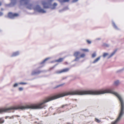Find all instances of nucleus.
<instances>
[{
    "instance_id": "nucleus-6",
    "label": "nucleus",
    "mask_w": 124,
    "mask_h": 124,
    "mask_svg": "<svg viewBox=\"0 0 124 124\" xmlns=\"http://www.w3.org/2000/svg\"><path fill=\"white\" fill-rule=\"evenodd\" d=\"M29 1V0H21L20 3L22 5H24L28 4Z\"/></svg>"
},
{
    "instance_id": "nucleus-18",
    "label": "nucleus",
    "mask_w": 124,
    "mask_h": 124,
    "mask_svg": "<svg viewBox=\"0 0 124 124\" xmlns=\"http://www.w3.org/2000/svg\"><path fill=\"white\" fill-rule=\"evenodd\" d=\"M4 122V120L3 118H0V124H2Z\"/></svg>"
},
{
    "instance_id": "nucleus-19",
    "label": "nucleus",
    "mask_w": 124,
    "mask_h": 124,
    "mask_svg": "<svg viewBox=\"0 0 124 124\" xmlns=\"http://www.w3.org/2000/svg\"><path fill=\"white\" fill-rule=\"evenodd\" d=\"M102 46L106 47H108L109 46V44L107 43H104L102 44Z\"/></svg>"
},
{
    "instance_id": "nucleus-40",
    "label": "nucleus",
    "mask_w": 124,
    "mask_h": 124,
    "mask_svg": "<svg viewBox=\"0 0 124 124\" xmlns=\"http://www.w3.org/2000/svg\"><path fill=\"white\" fill-rule=\"evenodd\" d=\"M38 124H41V123H39Z\"/></svg>"
},
{
    "instance_id": "nucleus-34",
    "label": "nucleus",
    "mask_w": 124,
    "mask_h": 124,
    "mask_svg": "<svg viewBox=\"0 0 124 124\" xmlns=\"http://www.w3.org/2000/svg\"><path fill=\"white\" fill-rule=\"evenodd\" d=\"M101 39L100 38H97L95 39L96 40H100Z\"/></svg>"
},
{
    "instance_id": "nucleus-4",
    "label": "nucleus",
    "mask_w": 124,
    "mask_h": 124,
    "mask_svg": "<svg viewBox=\"0 0 124 124\" xmlns=\"http://www.w3.org/2000/svg\"><path fill=\"white\" fill-rule=\"evenodd\" d=\"M8 16L10 18L13 19L15 17L18 16L19 15L17 13L13 14L12 13L9 12L8 13Z\"/></svg>"
},
{
    "instance_id": "nucleus-36",
    "label": "nucleus",
    "mask_w": 124,
    "mask_h": 124,
    "mask_svg": "<svg viewBox=\"0 0 124 124\" xmlns=\"http://www.w3.org/2000/svg\"><path fill=\"white\" fill-rule=\"evenodd\" d=\"M3 14V13L1 12H0V16H2Z\"/></svg>"
},
{
    "instance_id": "nucleus-8",
    "label": "nucleus",
    "mask_w": 124,
    "mask_h": 124,
    "mask_svg": "<svg viewBox=\"0 0 124 124\" xmlns=\"http://www.w3.org/2000/svg\"><path fill=\"white\" fill-rule=\"evenodd\" d=\"M20 54V52L19 51H17L12 53L11 55V57H13L19 55Z\"/></svg>"
},
{
    "instance_id": "nucleus-2",
    "label": "nucleus",
    "mask_w": 124,
    "mask_h": 124,
    "mask_svg": "<svg viewBox=\"0 0 124 124\" xmlns=\"http://www.w3.org/2000/svg\"><path fill=\"white\" fill-rule=\"evenodd\" d=\"M33 8L36 11L39 13H46V11L43 9L39 5L35 6Z\"/></svg>"
},
{
    "instance_id": "nucleus-25",
    "label": "nucleus",
    "mask_w": 124,
    "mask_h": 124,
    "mask_svg": "<svg viewBox=\"0 0 124 124\" xmlns=\"http://www.w3.org/2000/svg\"><path fill=\"white\" fill-rule=\"evenodd\" d=\"M108 55V54L107 53H104L103 55V56L104 58H105Z\"/></svg>"
},
{
    "instance_id": "nucleus-26",
    "label": "nucleus",
    "mask_w": 124,
    "mask_h": 124,
    "mask_svg": "<svg viewBox=\"0 0 124 124\" xmlns=\"http://www.w3.org/2000/svg\"><path fill=\"white\" fill-rule=\"evenodd\" d=\"M19 84V83H15L13 85V87H15V88L16 87L18 86Z\"/></svg>"
},
{
    "instance_id": "nucleus-21",
    "label": "nucleus",
    "mask_w": 124,
    "mask_h": 124,
    "mask_svg": "<svg viewBox=\"0 0 124 124\" xmlns=\"http://www.w3.org/2000/svg\"><path fill=\"white\" fill-rule=\"evenodd\" d=\"M80 50L81 51H83L86 52H89V50L88 49H80Z\"/></svg>"
},
{
    "instance_id": "nucleus-16",
    "label": "nucleus",
    "mask_w": 124,
    "mask_h": 124,
    "mask_svg": "<svg viewBox=\"0 0 124 124\" xmlns=\"http://www.w3.org/2000/svg\"><path fill=\"white\" fill-rule=\"evenodd\" d=\"M49 59H50L49 58H46V59H45V60H44L42 62H41L40 63V64L42 65H43L41 67H42L43 66V64L45 62Z\"/></svg>"
},
{
    "instance_id": "nucleus-9",
    "label": "nucleus",
    "mask_w": 124,
    "mask_h": 124,
    "mask_svg": "<svg viewBox=\"0 0 124 124\" xmlns=\"http://www.w3.org/2000/svg\"><path fill=\"white\" fill-rule=\"evenodd\" d=\"M80 54V52L79 51H77L75 52L74 54V55L76 57V58L77 57H79Z\"/></svg>"
},
{
    "instance_id": "nucleus-12",
    "label": "nucleus",
    "mask_w": 124,
    "mask_h": 124,
    "mask_svg": "<svg viewBox=\"0 0 124 124\" xmlns=\"http://www.w3.org/2000/svg\"><path fill=\"white\" fill-rule=\"evenodd\" d=\"M101 56H99L97 58L92 62L93 63H95L98 62L100 59Z\"/></svg>"
},
{
    "instance_id": "nucleus-15",
    "label": "nucleus",
    "mask_w": 124,
    "mask_h": 124,
    "mask_svg": "<svg viewBox=\"0 0 124 124\" xmlns=\"http://www.w3.org/2000/svg\"><path fill=\"white\" fill-rule=\"evenodd\" d=\"M27 4V8L30 9H32L33 7V6L32 4Z\"/></svg>"
},
{
    "instance_id": "nucleus-5",
    "label": "nucleus",
    "mask_w": 124,
    "mask_h": 124,
    "mask_svg": "<svg viewBox=\"0 0 124 124\" xmlns=\"http://www.w3.org/2000/svg\"><path fill=\"white\" fill-rule=\"evenodd\" d=\"M70 69L69 68H66L59 71H57L55 72V73L57 74H59L62 72H66L68 71Z\"/></svg>"
},
{
    "instance_id": "nucleus-3",
    "label": "nucleus",
    "mask_w": 124,
    "mask_h": 124,
    "mask_svg": "<svg viewBox=\"0 0 124 124\" xmlns=\"http://www.w3.org/2000/svg\"><path fill=\"white\" fill-rule=\"evenodd\" d=\"M11 2L9 4H6V6L10 7H12L14 6L16 4V0H11Z\"/></svg>"
},
{
    "instance_id": "nucleus-29",
    "label": "nucleus",
    "mask_w": 124,
    "mask_h": 124,
    "mask_svg": "<svg viewBox=\"0 0 124 124\" xmlns=\"http://www.w3.org/2000/svg\"><path fill=\"white\" fill-rule=\"evenodd\" d=\"M86 41L87 43L88 44H91V42L88 40H87Z\"/></svg>"
},
{
    "instance_id": "nucleus-10",
    "label": "nucleus",
    "mask_w": 124,
    "mask_h": 124,
    "mask_svg": "<svg viewBox=\"0 0 124 124\" xmlns=\"http://www.w3.org/2000/svg\"><path fill=\"white\" fill-rule=\"evenodd\" d=\"M42 72V71L40 70L33 71L31 73V74L32 75L39 74Z\"/></svg>"
},
{
    "instance_id": "nucleus-30",
    "label": "nucleus",
    "mask_w": 124,
    "mask_h": 124,
    "mask_svg": "<svg viewBox=\"0 0 124 124\" xmlns=\"http://www.w3.org/2000/svg\"><path fill=\"white\" fill-rule=\"evenodd\" d=\"M19 84H22V85H26L27 84V83H24V82H21L19 83Z\"/></svg>"
},
{
    "instance_id": "nucleus-38",
    "label": "nucleus",
    "mask_w": 124,
    "mask_h": 124,
    "mask_svg": "<svg viewBox=\"0 0 124 124\" xmlns=\"http://www.w3.org/2000/svg\"><path fill=\"white\" fill-rule=\"evenodd\" d=\"M9 117V116H6L5 118L6 119H7L8 118V117Z\"/></svg>"
},
{
    "instance_id": "nucleus-39",
    "label": "nucleus",
    "mask_w": 124,
    "mask_h": 124,
    "mask_svg": "<svg viewBox=\"0 0 124 124\" xmlns=\"http://www.w3.org/2000/svg\"><path fill=\"white\" fill-rule=\"evenodd\" d=\"M1 5V3L0 2V6Z\"/></svg>"
},
{
    "instance_id": "nucleus-24",
    "label": "nucleus",
    "mask_w": 124,
    "mask_h": 124,
    "mask_svg": "<svg viewBox=\"0 0 124 124\" xmlns=\"http://www.w3.org/2000/svg\"><path fill=\"white\" fill-rule=\"evenodd\" d=\"M95 121L98 123H100L101 122V121L96 118L95 119Z\"/></svg>"
},
{
    "instance_id": "nucleus-17",
    "label": "nucleus",
    "mask_w": 124,
    "mask_h": 124,
    "mask_svg": "<svg viewBox=\"0 0 124 124\" xmlns=\"http://www.w3.org/2000/svg\"><path fill=\"white\" fill-rule=\"evenodd\" d=\"M70 0H59L60 2L62 4V3L63 2H68Z\"/></svg>"
},
{
    "instance_id": "nucleus-23",
    "label": "nucleus",
    "mask_w": 124,
    "mask_h": 124,
    "mask_svg": "<svg viewBox=\"0 0 124 124\" xmlns=\"http://www.w3.org/2000/svg\"><path fill=\"white\" fill-rule=\"evenodd\" d=\"M16 116H17L18 117H20V116H19L18 115H15L13 116H12L9 117V118L10 119H13L14 117H16Z\"/></svg>"
},
{
    "instance_id": "nucleus-28",
    "label": "nucleus",
    "mask_w": 124,
    "mask_h": 124,
    "mask_svg": "<svg viewBox=\"0 0 124 124\" xmlns=\"http://www.w3.org/2000/svg\"><path fill=\"white\" fill-rule=\"evenodd\" d=\"M63 9L64 11H65L69 9V8L68 7H66L64 8Z\"/></svg>"
},
{
    "instance_id": "nucleus-35",
    "label": "nucleus",
    "mask_w": 124,
    "mask_h": 124,
    "mask_svg": "<svg viewBox=\"0 0 124 124\" xmlns=\"http://www.w3.org/2000/svg\"><path fill=\"white\" fill-rule=\"evenodd\" d=\"M67 104H65V105H63L62 106V108H63L64 106H67Z\"/></svg>"
},
{
    "instance_id": "nucleus-27",
    "label": "nucleus",
    "mask_w": 124,
    "mask_h": 124,
    "mask_svg": "<svg viewBox=\"0 0 124 124\" xmlns=\"http://www.w3.org/2000/svg\"><path fill=\"white\" fill-rule=\"evenodd\" d=\"M23 88L22 87H19L18 88V90L19 91H21L23 90Z\"/></svg>"
},
{
    "instance_id": "nucleus-14",
    "label": "nucleus",
    "mask_w": 124,
    "mask_h": 124,
    "mask_svg": "<svg viewBox=\"0 0 124 124\" xmlns=\"http://www.w3.org/2000/svg\"><path fill=\"white\" fill-rule=\"evenodd\" d=\"M112 24L113 28L117 30H119V28L116 25L115 23L113 21H112Z\"/></svg>"
},
{
    "instance_id": "nucleus-13",
    "label": "nucleus",
    "mask_w": 124,
    "mask_h": 124,
    "mask_svg": "<svg viewBox=\"0 0 124 124\" xmlns=\"http://www.w3.org/2000/svg\"><path fill=\"white\" fill-rule=\"evenodd\" d=\"M116 51V49L113 52L111 53V54L107 58L108 59L112 56L115 54Z\"/></svg>"
},
{
    "instance_id": "nucleus-22",
    "label": "nucleus",
    "mask_w": 124,
    "mask_h": 124,
    "mask_svg": "<svg viewBox=\"0 0 124 124\" xmlns=\"http://www.w3.org/2000/svg\"><path fill=\"white\" fill-rule=\"evenodd\" d=\"M96 56V54L95 52H94L92 55V58L95 57Z\"/></svg>"
},
{
    "instance_id": "nucleus-1",
    "label": "nucleus",
    "mask_w": 124,
    "mask_h": 124,
    "mask_svg": "<svg viewBox=\"0 0 124 124\" xmlns=\"http://www.w3.org/2000/svg\"><path fill=\"white\" fill-rule=\"evenodd\" d=\"M54 0H48L47 2L45 1H42L41 3L44 8H50L52 9H54L56 7L57 5V4L56 3H54L52 5L51 3Z\"/></svg>"
},
{
    "instance_id": "nucleus-37",
    "label": "nucleus",
    "mask_w": 124,
    "mask_h": 124,
    "mask_svg": "<svg viewBox=\"0 0 124 124\" xmlns=\"http://www.w3.org/2000/svg\"><path fill=\"white\" fill-rule=\"evenodd\" d=\"M123 70V69H122L120 70H119L118 71H117V72H118L119 71H122Z\"/></svg>"
},
{
    "instance_id": "nucleus-33",
    "label": "nucleus",
    "mask_w": 124,
    "mask_h": 124,
    "mask_svg": "<svg viewBox=\"0 0 124 124\" xmlns=\"http://www.w3.org/2000/svg\"><path fill=\"white\" fill-rule=\"evenodd\" d=\"M78 0H73L72 1V3H75L77 2Z\"/></svg>"
},
{
    "instance_id": "nucleus-32",
    "label": "nucleus",
    "mask_w": 124,
    "mask_h": 124,
    "mask_svg": "<svg viewBox=\"0 0 124 124\" xmlns=\"http://www.w3.org/2000/svg\"><path fill=\"white\" fill-rule=\"evenodd\" d=\"M64 83H63V84H60V85H57L56 86V87L57 88V87H59L60 86H62V85H64Z\"/></svg>"
},
{
    "instance_id": "nucleus-11",
    "label": "nucleus",
    "mask_w": 124,
    "mask_h": 124,
    "mask_svg": "<svg viewBox=\"0 0 124 124\" xmlns=\"http://www.w3.org/2000/svg\"><path fill=\"white\" fill-rule=\"evenodd\" d=\"M120 83V82L119 80H116L114 82V85L115 86H117L119 85Z\"/></svg>"
},
{
    "instance_id": "nucleus-31",
    "label": "nucleus",
    "mask_w": 124,
    "mask_h": 124,
    "mask_svg": "<svg viewBox=\"0 0 124 124\" xmlns=\"http://www.w3.org/2000/svg\"><path fill=\"white\" fill-rule=\"evenodd\" d=\"M63 11H64V10L63 8L59 10V12L60 13H62V12H63Z\"/></svg>"
},
{
    "instance_id": "nucleus-41",
    "label": "nucleus",
    "mask_w": 124,
    "mask_h": 124,
    "mask_svg": "<svg viewBox=\"0 0 124 124\" xmlns=\"http://www.w3.org/2000/svg\"><path fill=\"white\" fill-rule=\"evenodd\" d=\"M1 30L0 29V32L1 31Z\"/></svg>"
},
{
    "instance_id": "nucleus-7",
    "label": "nucleus",
    "mask_w": 124,
    "mask_h": 124,
    "mask_svg": "<svg viewBox=\"0 0 124 124\" xmlns=\"http://www.w3.org/2000/svg\"><path fill=\"white\" fill-rule=\"evenodd\" d=\"M85 56V54L83 53L81 54L80 55L79 57H77L76 58H75V59L74 60V61H78L79 59L81 58H84Z\"/></svg>"
},
{
    "instance_id": "nucleus-20",
    "label": "nucleus",
    "mask_w": 124,
    "mask_h": 124,
    "mask_svg": "<svg viewBox=\"0 0 124 124\" xmlns=\"http://www.w3.org/2000/svg\"><path fill=\"white\" fill-rule=\"evenodd\" d=\"M63 58H60L59 59L56 60L55 61L56 62H61L63 61Z\"/></svg>"
}]
</instances>
